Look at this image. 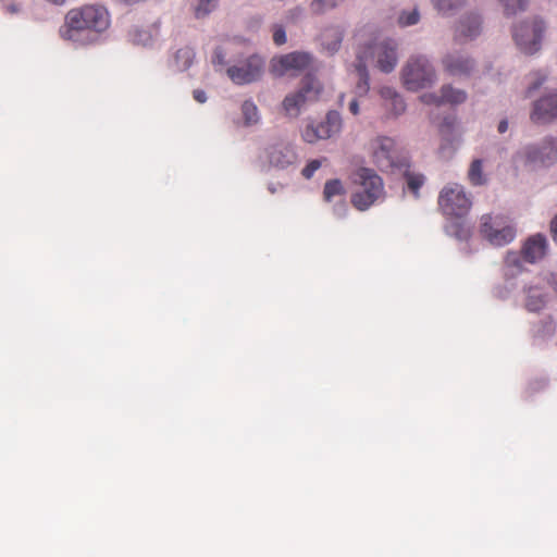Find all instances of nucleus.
Masks as SVG:
<instances>
[{
	"label": "nucleus",
	"mask_w": 557,
	"mask_h": 557,
	"mask_svg": "<svg viewBox=\"0 0 557 557\" xmlns=\"http://www.w3.org/2000/svg\"><path fill=\"white\" fill-rule=\"evenodd\" d=\"M405 180L407 183V187L409 190H411L416 197H418L419 189L424 184V176L420 173H414L411 171L405 172Z\"/></svg>",
	"instance_id": "obj_28"
},
{
	"label": "nucleus",
	"mask_w": 557,
	"mask_h": 557,
	"mask_svg": "<svg viewBox=\"0 0 557 557\" xmlns=\"http://www.w3.org/2000/svg\"><path fill=\"white\" fill-rule=\"evenodd\" d=\"M218 0H198V4L195 7V16L202 18L207 16L215 7Z\"/></svg>",
	"instance_id": "obj_32"
},
{
	"label": "nucleus",
	"mask_w": 557,
	"mask_h": 557,
	"mask_svg": "<svg viewBox=\"0 0 557 557\" xmlns=\"http://www.w3.org/2000/svg\"><path fill=\"white\" fill-rule=\"evenodd\" d=\"M497 128L500 134L505 133L508 129V122L506 120H502Z\"/></svg>",
	"instance_id": "obj_45"
},
{
	"label": "nucleus",
	"mask_w": 557,
	"mask_h": 557,
	"mask_svg": "<svg viewBox=\"0 0 557 557\" xmlns=\"http://www.w3.org/2000/svg\"><path fill=\"white\" fill-rule=\"evenodd\" d=\"M550 232L554 242L557 244V215L550 222Z\"/></svg>",
	"instance_id": "obj_42"
},
{
	"label": "nucleus",
	"mask_w": 557,
	"mask_h": 557,
	"mask_svg": "<svg viewBox=\"0 0 557 557\" xmlns=\"http://www.w3.org/2000/svg\"><path fill=\"white\" fill-rule=\"evenodd\" d=\"M359 189L352 195L351 202L358 210H367L383 196L382 178L370 169H361L358 173Z\"/></svg>",
	"instance_id": "obj_3"
},
{
	"label": "nucleus",
	"mask_w": 557,
	"mask_h": 557,
	"mask_svg": "<svg viewBox=\"0 0 557 557\" xmlns=\"http://www.w3.org/2000/svg\"><path fill=\"white\" fill-rule=\"evenodd\" d=\"M468 180L473 186H482L487 183V176L483 172V160L474 159L468 170Z\"/></svg>",
	"instance_id": "obj_22"
},
{
	"label": "nucleus",
	"mask_w": 557,
	"mask_h": 557,
	"mask_svg": "<svg viewBox=\"0 0 557 557\" xmlns=\"http://www.w3.org/2000/svg\"><path fill=\"white\" fill-rule=\"evenodd\" d=\"M267 160L276 169H286L297 161V152L290 144L277 143L265 150Z\"/></svg>",
	"instance_id": "obj_15"
},
{
	"label": "nucleus",
	"mask_w": 557,
	"mask_h": 557,
	"mask_svg": "<svg viewBox=\"0 0 557 557\" xmlns=\"http://www.w3.org/2000/svg\"><path fill=\"white\" fill-rule=\"evenodd\" d=\"M212 63L214 65H224L225 63V53L222 48L218 47L212 55Z\"/></svg>",
	"instance_id": "obj_40"
},
{
	"label": "nucleus",
	"mask_w": 557,
	"mask_h": 557,
	"mask_svg": "<svg viewBox=\"0 0 557 557\" xmlns=\"http://www.w3.org/2000/svg\"><path fill=\"white\" fill-rule=\"evenodd\" d=\"M132 41L136 45L147 46L152 41V35L146 29L135 28L131 32Z\"/></svg>",
	"instance_id": "obj_34"
},
{
	"label": "nucleus",
	"mask_w": 557,
	"mask_h": 557,
	"mask_svg": "<svg viewBox=\"0 0 557 557\" xmlns=\"http://www.w3.org/2000/svg\"><path fill=\"white\" fill-rule=\"evenodd\" d=\"M110 22V13L106 7L85 4L67 11L59 35L63 40L79 46L92 45L109 28Z\"/></svg>",
	"instance_id": "obj_1"
},
{
	"label": "nucleus",
	"mask_w": 557,
	"mask_h": 557,
	"mask_svg": "<svg viewBox=\"0 0 557 557\" xmlns=\"http://www.w3.org/2000/svg\"><path fill=\"white\" fill-rule=\"evenodd\" d=\"M401 78L408 90L417 91L433 84L435 72L428 59L416 57L409 59L404 66Z\"/></svg>",
	"instance_id": "obj_6"
},
{
	"label": "nucleus",
	"mask_w": 557,
	"mask_h": 557,
	"mask_svg": "<svg viewBox=\"0 0 557 557\" xmlns=\"http://www.w3.org/2000/svg\"><path fill=\"white\" fill-rule=\"evenodd\" d=\"M552 284L554 289L557 292V276L552 275Z\"/></svg>",
	"instance_id": "obj_46"
},
{
	"label": "nucleus",
	"mask_w": 557,
	"mask_h": 557,
	"mask_svg": "<svg viewBox=\"0 0 557 557\" xmlns=\"http://www.w3.org/2000/svg\"><path fill=\"white\" fill-rule=\"evenodd\" d=\"M341 129V114L336 111H330L324 121L307 124L301 133V137L306 143L314 144L319 140H325L339 134Z\"/></svg>",
	"instance_id": "obj_10"
},
{
	"label": "nucleus",
	"mask_w": 557,
	"mask_h": 557,
	"mask_svg": "<svg viewBox=\"0 0 557 557\" xmlns=\"http://www.w3.org/2000/svg\"><path fill=\"white\" fill-rule=\"evenodd\" d=\"M548 249V243L544 235L535 234L530 236L521 248V255L524 261L535 263L542 260Z\"/></svg>",
	"instance_id": "obj_16"
},
{
	"label": "nucleus",
	"mask_w": 557,
	"mask_h": 557,
	"mask_svg": "<svg viewBox=\"0 0 557 557\" xmlns=\"http://www.w3.org/2000/svg\"><path fill=\"white\" fill-rule=\"evenodd\" d=\"M380 95L386 101V108L391 110L394 115H399L405 112V101L394 88L387 86L382 87Z\"/></svg>",
	"instance_id": "obj_19"
},
{
	"label": "nucleus",
	"mask_w": 557,
	"mask_h": 557,
	"mask_svg": "<svg viewBox=\"0 0 557 557\" xmlns=\"http://www.w3.org/2000/svg\"><path fill=\"white\" fill-rule=\"evenodd\" d=\"M322 165V161L314 159L308 162V164L302 169L301 174L305 178L310 180L317 170H319Z\"/></svg>",
	"instance_id": "obj_36"
},
{
	"label": "nucleus",
	"mask_w": 557,
	"mask_h": 557,
	"mask_svg": "<svg viewBox=\"0 0 557 557\" xmlns=\"http://www.w3.org/2000/svg\"><path fill=\"white\" fill-rule=\"evenodd\" d=\"M420 14L417 9H413L411 11H403L398 16V24L401 27L411 26L419 22Z\"/></svg>",
	"instance_id": "obj_33"
},
{
	"label": "nucleus",
	"mask_w": 557,
	"mask_h": 557,
	"mask_svg": "<svg viewBox=\"0 0 557 557\" xmlns=\"http://www.w3.org/2000/svg\"><path fill=\"white\" fill-rule=\"evenodd\" d=\"M349 111L354 114V115H357L359 113V103L357 101V99H352L350 102H349Z\"/></svg>",
	"instance_id": "obj_43"
},
{
	"label": "nucleus",
	"mask_w": 557,
	"mask_h": 557,
	"mask_svg": "<svg viewBox=\"0 0 557 557\" xmlns=\"http://www.w3.org/2000/svg\"><path fill=\"white\" fill-rule=\"evenodd\" d=\"M531 120L537 124H549L557 120V91L549 92L534 102Z\"/></svg>",
	"instance_id": "obj_14"
},
{
	"label": "nucleus",
	"mask_w": 557,
	"mask_h": 557,
	"mask_svg": "<svg viewBox=\"0 0 557 557\" xmlns=\"http://www.w3.org/2000/svg\"><path fill=\"white\" fill-rule=\"evenodd\" d=\"M363 59H366V57L358 54V63L356 64V70L359 74V83L356 88L360 96L366 95L369 90V74Z\"/></svg>",
	"instance_id": "obj_25"
},
{
	"label": "nucleus",
	"mask_w": 557,
	"mask_h": 557,
	"mask_svg": "<svg viewBox=\"0 0 557 557\" xmlns=\"http://www.w3.org/2000/svg\"><path fill=\"white\" fill-rule=\"evenodd\" d=\"M521 257H522V255L520 256L516 251H509V252H507V256H506V263L510 267L520 268L521 267V260H520Z\"/></svg>",
	"instance_id": "obj_39"
},
{
	"label": "nucleus",
	"mask_w": 557,
	"mask_h": 557,
	"mask_svg": "<svg viewBox=\"0 0 557 557\" xmlns=\"http://www.w3.org/2000/svg\"><path fill=\"white\" fill-rule=\"evenodd\" d=\"M242 112L247 125L257 124L259 121V111L251 100H246L242 104Z\"/></svg>",
	"instance_id": "obj_27"
},
{
	"label": "nucleus",
	"mask_w": 557,
	"mask_h": 557,
	"mask_svg": "<svg viewBox=\"0 0 557 557\" xmlns=\"http://www.w3.org/2000/svg\"><path fill=\"white\" fill-rule=\"evenodd\" d=\"M481 20L476 14H471L462 18L456 28L457 39H472L480 33Z\"/></svg>",
	"instance_id": "obj_18"
},
{
	"label": "nucleus",
	"mask_w": 557,
	"mask_h": 557,
	"mask_svg": "<svg viewBox=\"0 0 557 557\" xmlns=\"http://www.w3.org/2000/svg\"><path fill=\"white\" fill-rule=\"evenodd\" d=\"M471 206V199L462 185L449 184L440 193L438 207L447 216L462 218L469 212Z\"/></svg>",
	"instance_id": "obj_7"
},
{
	"label": "nucleus",
	"mask_w": 557,
	"mask_h": 557,
	"mask_svg": "<svg viewBox=\"0 0 557 557\" xmlns=\"http://www.w3.org/2000/svg\"><path fill=\"white\" fill-rule=\"evenodd\" d=\"M7 12L11 14L18 13L21 11V7L18 4L12 3L5 7Z\"/></svg>",
	"instance_id": "obj_44"
},
{
	"label": "nucleus",
	"mask_w": 557,
	"mask_h": 557,
	"mask_svg": "<svg viewBox=\"0 0 557 557\" xmlns=\"http://www.w3.org/2000/svg\"><path fill=\"white\" fill-rule=\"evenodd\" d=\"M344 34L341 28H329L322 34V45L329 52L334 53L339 49Z\"/></svg>",
	"instance_id": "obj_21"
},
{
	"label": "nucleus",
	"mask_w": 557,
	"mask_h": 557,
	"mask_svg": "<svg viewBox=\"0 0 557 557\" xmlns=\"http://www.w3.org/2000/svg\"><path fill=\"white\" fill-rule=\"evenodd\" d=\"M263 60L253 54L248 57L238 65H233L227 69V75L234 84L245 85L260 79L263 73Z\"/></svg>",
	"instance_id": "obj_12"
},
{
	"label": "nucleus",
	"mask_w": 557,
	"mask_h": 557,
	"mask_svg": "<svg viewBox=\"0 0 557 557\" xmlns=\"http://www.w3.org/2000/svg\"><path fill=\"white\" fill-rule=\"evenodd\" d=\"M337 5V0H313L310 10L314 14H323Z\"/></svg>",
	"instance_id": "obj_30"
},
{
	"label": "nucleus",
	"mask_w": 557,
	"mask_h": 557,
	"mask_svg": "<svg viewBox=\"0 0 557 557\" xmlns=\"http://www.w3.org/2000/svg\"><path fill=\"white\" fill-rule=\"evenodd\" d=\"M312 63V55L308 52L294 51L274 58L272 60V72L278 76L288 73H298L308 69Z\"/></svg>",
	"instance_id": "obj_13"
},
{
	"label": "nucleus",
	"mask_w": 557,
	"mask_h": 557,
	"mask_svg": "<svg viewBox=\"0 0 557 557\" xmlns=\"http://www.w3.org/2000/svg\"><path fill=\"white\" fill-rule=\"evenodd\" d=\"M523 158L533 168L552 165L557 160V138L546 137L540 144L527 146Z\"/></svg>",
	"instance_id": "obj_11"
},
{
	"label": "nucleus",
	"mask_w": 557,
	"mask_h": 557,
	"mask_svg": "<svg viewBox=\"0 0 557 557\" xmlns=\"http://www.w3.org/2000/svg\"><path fill=\"white\" fill-rule=\"evenodd\" d=\"M504 7V12L507 16L517 14L524 11L528 5V0H499Z\"/></svg>",
	"instance_id": "obj_29"
},
{
	"label": "nucleus",
	"mask_w": 557,
	"mask_h": 557,
	"mask_svg": "<svg viewBox=\"0 0 557 557\" xmlns=\"http://www.w3.org/2000/svg\"><path fill=\"white\" fill-rule=\"evenodd\" d=\"M195 59V51L193 48L185 46L180 48L174 55L175 66L180 71H185L190 67Z\"/></svg>",
	"instance_id": "obj_23"
},
{
	"label": "nucleus",
	"mask_w": 557,
	"mask_h": 557,
	"mask_svg": "<svg viewBox=\"0 0 557 557\" xmlns=\"http://www.w3.org/2000/svg\"><path fill=\"white\" fill-rule=\"evenodd\" d=\"M544 30V22L534 18L531 22H523L516 26L512 36L522 52L532 54L540 49Z\"/></svg>",
	"instance_id": "obj_9"
},
{
	"label": "nucleus",
	"mask_w": 557,
	"mask_h": 557,
	"mask_svg": "<svg viewBox=\"0 0 557 557\" xmlns=\"http://www.w3.org/2000/svg\"><path fill=\"white\" fill-rule=\"evenodd\" d=\"M467 98L465 91L460 89H454L451 86H443L441 89V96L429 92L420 97L421 101L426 104L441 106L443 103L459 104L462 103Z\"/></svg>",
	"instance_id": "obj_17"
},
{
	"label": "nucleus",
	"mask_w": 557,
	"mask_h": 557,
	"mask_svg": "<svg viewBox=\"0 0 557 557\" xmlns=\"http://www.w3.org/2000/svg\"><path fill=\"white\" fill-rule=\"evenodd\" d=\"M321 92V83L315 77L307 75L302 78L299 89L284 98L282 108L287 115L297 116L307 103L317 101Z\"/></svg>",
	"instance_id": "obj_4"
},
{
	"label": "nucleus",
	"mask_w": 557,
	"mask_h": 557,
	"mask_svg": "<svg viewBox=\"0 0 557 557\" xmlns=\"http://www.w3.org/2000/svg\"><path fill=\"white\" fill-rule=\"evenodd\" d=\"M445 69L453 75L469 73L473 62L468 58L447 55L443 60Z\"/></svg>",
	"instance_id": "obj_20"
},
{
	"label": "nucleus",
	"mask_w": 557,
	"mask_h": 557,
	"mask_svg": "<svg viewBox=\"0 0 557 557\" xmlns=\"http://www.w3.org/2000/svg\"><path fill=\"white\" fill-rule=\"evenodd\" d=\"M456 123L455 117H445L440 125V132L443 136H448Z\"/></svg>",
	"instance_id": "obj_38"
},
{
	"label": "nucleus",
	"mask_w": 557,
	"mask_h": 557,
	"mask_svg": "<svg viewBox=\"0 0 557 557\" xmlns=\"http://www.w3.org/2000/svg\"><path fill=\"white\" fill-rule=\"evenodd\" d=\"M466 0H432L434 7L441 13H447L461 7Z\"/></svg>",
	"instance_id": "obj_31"
},
{
	"label": "nucleus",
	"mask_w": 557,
	"mask_h": 557,
	"mask_svg": "<svg viewBox=\"0 0 557 557\" xmlns=\"http://www.w3.org/2000/svg\"><path fill=\"white\" fill-rule=\"evenodd\" d=\"M546 304L545 296L536 287H530L528 289L525 307L529 311H540Z\"/></svg>",
	"instance_id": "obj_24"
},
{
	"label": "nucleus",
	"mask_w": 557,
	"mask_h": 557,
	"mask_svg": "<svg viewBox=\"0 0 557 557\" xmlns=\"http://www.w3.org/2000/svg\"><path fill=\"white\" fill-rule=\"evenodd\" d=\"M345 194L342 182L337 178L326 181L323 188V199L331 202L334 197Z\"/></svg>",
	"instance_id": "obj_26"
},
{
	"label": "nucleus",
	"mask_w": 557,
	"mask_h": 557,
	"mask_svg": "<svg viewBox=\"0 0 557 557\" xmlns=\"http://www.w3.org/2000/svg\"><path fill=\"white\" fill-rule=\"evenodd\" d=\"M480 232L492 245L505 246L516 237V230L504 214H484L481 218Z\"/></svg>",
	"instance_id": "obj_5"
},
{
	"label": "nucleus",
	"mask_w": 557,
	"mask_h": 557,
	"mask_svg": "<svg viewBox=\"0 0 557 557\" xmlns=\"http://www.w3.org/2000/svg\"><path fill=\"white\" fill-rule=\"evenodd\" d=\"M273 41L276 46H282L286 42V33L282 25L273 26Z\"/></svg>",
	"instance_id": "obj_37"
},
{
	"label": "nucleus",
	"mask_w": 557,
	"mask_h": 557,
	"mask_svg": "<svg viewBox=\"0 0 557 557\" xmlns=\"http://www.w3.org/2000/svg\"><path fill=\"white\" fill-rule=\"evenodd\" d=\"M373 163L381 171H393L406 165V158L396 141L387 136H377L369 143Z\"/></svg>",
	"instance_id": "obj_2"
},
{
	"label": "nucleus",
	"mask_w": 557,
	"mask_h": 557,
	"mask_svg": "<svg viewBox=\"0 0 557 557\" xmlns=\"http://www.w3.org/2000/svg\"><path fill=\"white\" fill-rule=\"evenodd\" d=\"M193 96H194V99L199 103H203L207 100V95H206L205 90H202V89H195L193 91Z\"/></svg>",
	"instance_id": "obj_41"
},
{
	"label": "nucleus",
	"mask_w": 557,
	"mask_h": 557,
	"mask_svg": "<svg viewBox=\"0 0 557 557\" xmlns=\"http://www.w3.org/2000/svg\"><path fill=\"white\" fill-rule=\"evenodd\" d=\"M531 77H532V82L530 83V85L528 87L527 96H530L534 90L540 88L543 85V83L546 81L547 75L545 73H543L542 71H536L531 74Z\"/></svg>",
	"instance_id": "obj_35"
},
{
	"label": "nucleus",
	"mask_w": 557,
	"mask_h": 557,
	"mask_svg": "<svg viewBox=\"0 0 557 557\" xmlns=\"http://www.w3.org/2000/svg\"><path fill=\"white\" fill-rule=\"evenodd\" d=\"M358 54L366 57L363 63L369 59H376V66L384 73L392 72L397 64V44L393 39H383L369 45Z\"/></svg>",
	"instance_id": "obj_8"
}]
</instances>
